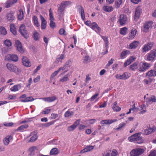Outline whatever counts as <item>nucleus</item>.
Returning a JSON list of instances; mask_svg holds the SVG:
<instances>
[{"label":"nucleus","instance_id":"b1692460","mask_svg":"<svg viewBox=\"0 0 156 156\" xmlns=\"http://www.w3.org/2000/svg\"><path fill=\"white\" fill-rule=\"evenodd\" d=\"M94 146L93 145L87 146L84 149L80 151V153L83 154L90 151L94 149Z\"/></svg>","mask_w":156,"mask_h":156},{"label":"nucleus","instance_id":"9b49d317","mask_svg":"<svg viewBox=\"0 0 156 156\" xmlns=\"http://www.w3.org/2000/svg\"><path fill=\"white\" fill-rule=\"evenodd\" d=\"M140 133H135V142L138 144L142 143L144 141Z\"/></svg>","mask_w":156,"mask_h":156},{"label":"nucleus","instance_id":"9d476101","mask_svg":"<svg viewBox=\"0 0 156 156\" xmlns=\"http://www.w3.org/2000/svg\"><path fill=\"white\" fill-rule=\"evenodd\" d=\"M16 46L18 51L21 53L24 52V49L23 48L21 43L18 40H16L15 41Z\"/></svg>","mask_w":156,"mask_h":156},{"label":"nucleus","instance_id":"7ed1b4c3","mask_svg":"<svg viewBox=\"0 0 156 156\" xmlns=\"http://www.w3.org/2000/svg\"><path fill=\"white\" fill-rule=\"evenodd\" d=\"M144 149L141 148H137L132 150L130 153V156H139L144 153Z\"/></svg>","mask_w":156,"mask_h":156},{"label":"nucleus","instance_id":"a878e982","mask_svg":"<svg viewBox=\"0 0 156 156\" xmlns=\"http://www.w3.org/2000/svg\"><path fill=\"white\" fill-rule=\"evenodd\" d=\"M77 9L79 13L81 15L82 19L84 20L85 18V16L84 10L83 8L81 6L79 5L77 7Z\"/></svg>","mask_w":156,"mask_h":156},{"label":"nucleus","instance_id":"4c0bfd02","mask_svg":"<svg viewBox=\"0 0 156 156\" xmlns=\"http://www.w3.org/2000/svg\"><path fill=\"white\" fill-rule=\"evenodd\" d=\"M58 153V151L56 148H54L51 149L50 152V154L51 155H56Z\"/></svg>","mask_w":156,"mask_h":156},{"label":"nucleus","instance_id":"6e6552de","mask_svg":"<svg viewBox=\"0 0 156 156\" xmlns=\"http://www.w3.org/2000/svg\"><path fill=\"white\" fill-rule=\"evenodd\" d=\"M71 4V2L69 1H65L62 2L58 8V11L60 13L64 11L65 8L70 5Z\"/></svg>","mask_w":156,"mask_h":156},{"label":"nucleus","instance_id":"3c124183","mask_svg":"<svg viewBox=\"0 0 156 156\" xmlns=\"http://www.w3.org/2000/svg\"><path fill=\"white\" fill-rule=\"evenodd\" d=\"M33 36L34 40L35 41H37L39 38V34L36 31L34 32L33 33Z\"/></svg>","mask_w":156,"mask_h":156},{"label":"nucleus","instance_id":"bf43d9fd","mask_svg":"<svg viewBox=\"0 0 156 156\" xmlns=\"http://www.w3.org/2000/svg\"><path fill=\"white\" fill-rule=\"evenodd\" d=\"M151 81L150 80L145 79L143 80V83L144 85H149L151 83Z\"/></svg>","mask_w":156,"mask_h":156},{"label":"nucleus","instance_id":"a211bd4d","mask_svg":"<svg viewBox=\"0 0 156 156\" xmlns=\"http://www.w3.org/2000/svg\"><path fill=\"white\" fill-rule=\"evenodd\" d=\"M39 99H41L45 102H52L54 101L56 99V97L53 96L52 97H49L46 98H40Z\"/></svg>","mask_w":156,"mask_h":156},{"label":"nucleus","instance_id":"7c9ffc66","mask_svg":"<svg viewBox=\"0 0 156 156\" xmlns=\"http://www.w3.org/2000/svg\"><path fill=\"white\" fill-rule=\"evenodd\" d=\"M40 19L41 21V28L42 29H44L46 27L47 22L41 15L40 16Z\"/></svg>","mask_w":156,"mask_h":156},{"label":"nucleus","instance_id":"e433bc0d","mask_svg":"<svg viewBox=\"0 0 156 156\" xmlns=\"http://www.w3.org/2000/svg\"><path fill=\"white\" fill-rule=\"evenodd\" d=\"M10 31L14 35L17 34V30L16 28L13 24H11L10 26Z\"/></svg>","mask_w":156,"mask_h":156},{"label":"nucleus","instance_id":"e2e57ef3","mask_svg":"<svg viewBox=\"0 0 156 156\" xmlns=\"http://www.w3.org/2000/svg\"><path fill=\"white\" fill-rule=\"evenodd\" d=\"M90 61V58L88 56H85L84 59V62L85 63H87L89 62Z\"/></svg>","mask_w":156,"mask_h":156},{"label":"nucleus","instance_id":"4468645a","mask_svg":"<svg viewBox=\"0 0 156 156\" xmlns=\"http://www.w3.org/2000/svg\"><path fill=\"white\" fill-rule=\"evenodd\" d=\"M80 122V120H76L73 125L68 127L67 129V131H73L76 128L77 126L79 125Z\"/></svg>","mask_w":156,"mask_h":156},{"label":"nucleus","instance_id":"c9c22d12","mask_svg":"<svg viewBox=\"0 0 156 156\" xmlns=\"http://www.w3.org/2000/svg\"><path fill=\"white\" fill-rule=\"evenodd\" d=\"M129 53V51L128 50L123 51L120 55V58L122 59H124L126 58L127 55Z\"/></svg>","mask_w":156,"mask_h":156},{"label":"nucleus","instance_id":"603ef678","mask_svg":"<svg viewBox=\"0 0 156 156\" xmlns=\"http://www.w3.org/2000/svg\"><path fill=\"white\" fill-rule=\"evenodd\" d=\"M74 112L73 111H66L64 114V116L66 117H68L73 115Z\"/></svg>","mask_w":156,"mask_h":156},{"label":"nucleus","instance_id":"2eb2a0df","mask_svg":"<svg viewBox=\"0 0 156 156\" xmlns=\"http://www.w3.org/2000/svg\"><path fill=\"white\" fill-rule=\"evenodd\" d=\"M38 147L36 146H33L30 148L28 149L29 154L30 156L34 155L35 152L38 150Z\"/></svg>","mask_w":156,"mask_h":156},{"label":"nucleus","instance_id":"393cba45","mask_svg":"<svg viewBox=\"0 0 156 156\" xmlns=\"http://www.w3.org/2000/svg\"><path fill=\"white\" fill-rule=\"evenodd\" d=\"M136 57L135 56H132L130 57L125 62L124 64V66L126 67L129 65L131 62L134 61L136 59Z\"/></svg>","mask_w":156,"mask_h":156},{"label":"nucleus","instance_id":"f8f14e48","mask_svg":"<svg viewBox=\"0 0 156 156\" xmlns=\"http://www.w3.org/2000/svg\"><path fill=\"white\" fill-rule=\"evenodd\" d=\"M153 45V43L151 42L145 44L142 48V51L146 52L148 51L151 49Z\"/></svg>","mask_w":156,"mask_h":156},{"label":"nucleus","instance_id":"4d7b16f0","mask_svg":"<svg viewBox=\"0 0 156 156\" xmlns=\"http://www.w3.org/2000/svg\"><path fill=\"white\" fill-rule=\"evenodd\" d=\"M126 125V123L124 122H122L119 125V126L117 128H115V129L117 130H118L125 126Z\"/></svg>","mask_w":156,"mask_h":156},{"label":"nucleus","instance_id":"ea45409f","mask_svg":"<svg viewBox=\"0 0 156 156\" xmlns=\"http://www.w3.org/2000/svg\"><path fill=\"white\" fill-rule=\"evenodd\" d=\"M98 95L99 94L98 93H96L94 95H93L90 98V101L92 102L95 100V102L98 101L99 99V98H97Z\"/></svg>","mask_w":156,"mask_h":156},{"label":"nucleus","instance_id":"de8ad7c7","mask_svg":"<svg viewBox=\"0 0 156 156\" xmlns=\"http://www.w3.org/2000/svg\"><path fill=\"white\" fill-rule=\"evenodd\" d=\"M6 34L7 31L5 28L2 26L0 27V34L5 35H6Z\"/></svg>","mask_w":156,"mask_h":156},{"label":"nucleus","instance_id":"5fc2aeb1","mask_svg":"<svg viewBox=\"0 0 156 156\" xmlns=\"http://www.w3.org/2000/svg\"><path fill=\"white\" fill-rule=\"evenodd\" d=\"M49 16L50 17V21H54L55 20V19L54 17L53 12L51 9H49Z\"/></svg>","mask_w":156,"mask_h":156},{"label":"nucleus","instance_id":"338daca9","mask_svg":"<svg viewBox=\"0 0 156 156\" xmlns=\"http://www.w3.org/2000/svg\"><path fill=\"white\" fill-rule=\"evenodd\" d=\"M101 36L105 41L106 46H107L108 44V41L107 37L105 36Z\"/></svg>","mask_w":156,"mask_h":156},{"label":"nucleus","instance_id":"c756f323","mask_svg":"<svg viewBox=\"0 0 156 156\" xmlns=\"http://www.w3.org/2000/svg\"><path fill=\"white\" fill-rule=\"evenodd\" d=\"M156 76V71L151 70L146 73V76L148 77H153Z\"/></svg>","mask_w":156,"mask_h":156},{"label":"nucleus","instance_id":"6ab92c4d","mask_svg":"<svg viewBox=\"0 0 156 156\" xmlns=\"http://www.w3.org/2000/svg\"><path fill=\"white\" fill-rule=\"evenodd\" d=\"M141 12V9L139 7H137L136 9L134 16L135 20H137L139 18Z\"/></svg>","mask_w":156,"mask_h":156},{"label":"nucleus","instance_id":"f704fd0d","mask_svg":"<svg viewBox=\"0 0 156 156\" xmlns=\"http://www.w3.org/2000/svg\"><path fill=\"white\" fill-rule=\"evenodd\" d=\"M4 43L6 47L9 48H11L12 45V43L10 40L6 39L4 41Z\"/></svg>","mask_w":156,"mask_h":156},{"label":"nucleus","instance_id":"37998d69","mask_svg":"<svg viewBox=\"0 0 156 156\" xmlns=\"http://www.w3.org/2000/svg\"><path fill=\"white\" fill-rule=\"evenodd\" d=\"M122 76L123 80H125L129 78L131 74L128 72H126L122 74Z\"/></svg>","mask_w":156,"mask_h":156},{"label":"nucleus","instance_id":"6e6d98bb","mask_svg":"<svg viewBox=\"0 0 156 156\" xmlns=\"http://www.w3.org/2000/svg\"><path fill=\"white\" fill-rule=\"evenodd\" d=\"M51 111L50 109H48V108H45L41 112L42 114H47L49 113Z\"/></svg>","mask_w":156,"mask_h":156},{"label":"nucleus","instance_id":"f257e3e1","mask_svg":"<svg viewBox=\"0 0 156 156\" xmlns=\"http://www.w3.org/2000/svg\"><path fill=\"white\" fill-rule=\"evenodd\" d=\"M151 66L150 64L146 62H141L138 63V70L141 72H144Z\"/></svg>","mask_w":156,"mask_h":156},{"label":"nucleus","instance_id":"ddd939ff","mask_svg":"<svg viewBox=\"0 0 156 156\" xmlns=\"http://www.w3.org/2000/svg\"><path fill=\"white\" fill-rule=\"evenodd\" d=\"M17 0H8L5 3V6L6 8H8L13 5L17 2Z\"/></svg>","mask_w":156,"mask_h":156},{"label":"nucleus","instance_id":"423d86ee","mask_svg":"<svg viewBox=\"0 0 156 156\" xmlns=\"http://www.w3.org/2000/svg\"><path fill=\"white\" fill-rule=\"evenodd\" d=\"M147 59L148 61H153L156 58V50H151L147 55Z\"/></svg>","mask_w":156,"mask_h":156},{"label":"nucleus","instance_id":"2f4dec72","mask_svg":"<svg viewBox=\"0 0 156 156\" xmlns=\"http://www.w3.org/2000/svg\"><path fill=\"white\" fill-rule=\"evenodd\" d=\"M30 136H31L29 140V142H33L35 141L37 138V135L35 133H30Z\"/></svg>","mask_w":156,"mask_h":156},{"label":"nucleus","instance_id":"20e7f679","mask_svg":"<svg viewBox=\"0 0 156 156\" xmlns=\"http://www.w3.org/2000/svg\"><path fill=\"white\" fill-rule=\"evenodd\" d=\"M5 59L7 61H12L16 62L18 61V57L16 55L8 54L5 57Z\"/></svg>","mask_w":156,"mask_h":156},{"label":"nucleus","instance_id":"bb28decb","mask_svg":"<svg viewBox=\"0 0 156 156\" xmlns=\"http://www.w3.org/2000/svg\"><path fill=\"white\" fill-rule=\"evenodd\" d=\"M70 75L71 74L69 73H68L63 77L60 79L59 81L61 83H64L69 81V77Z\"/></svg>","mask_w":156,"mask_h":156},{"label":"nucleus","instance_id":"dca6fc26","mask_svg":"<svg viewBox=\"0 0 156 156\" xmlns=\"http://www.w3.org/2000/svg\"><path fill=\"white\" fill-rule=\"evenodd\" d=\"M137 32V30L135 29H133L131 30L128 36V38L129 39L132 40L136 36Z\"/></svg>","mask_w":156,"mask_h":156},{"label":"nucleus","instance_id":"aec40b11","mask_svg":"<svg viewBox=\"0 0 156 156\" xmlns=\"http://www.w3.org/2000/svg\"><path fill=\"white\" fill-rule=\"evenodd\" d=\"M22 62L23 65L27 67H30L31 66V64L28 58L25 56H24L22 58Z\"/></svg>","mask_w":156,"mask_h":156},{"label":"nucleus","instance_id":"49530a36","mask_svg":"<svg viewBox=\"0 0 156 156\" xmlns=\"http://www.w3.org/2000/svg\"><path fill=\"white\" fill-rule=\"evenodd\" d=\"M138 63L136 62L133 63L130 66V69L133 70H135L136 69H138Z\"/></svg>","mask_w":156,"mask_h":156},{"label":"nucleus","instance_id":"473e14b6","mask_svg":"<svg viewBox=\"0 0 156 156\" xmlns=\"http://www.w3.org/2000/svg\"><path fill=\"white\" fill-rule=\"evenodd\" d=\"M6 18L8 20L11 22L14 20V16L12 13L9 12L7 14L6 16Z\"/></svg>","mask_w":156,"mask_h":156},{"label":"nucleus","instance_id":"0eeeda50","mask_svg":"<svg viewBox=\"0 0 156 156\" xmlns=\"http://www.w3.org/2000/svg\"><path fill=\"white\" fill-rule=\"evenodd\" d=\"M156 130V127L154 125L149 126L144 131L145 135H148L154 132Z\"/></svg>","mask_w":156,"mask_h":156},{"label":"nucleus","instance_id":"4be33fe9","mask_svg":"<svg viewBox=\"0 0 156 156\" xmlns=\"http://www.w3.org/2000/svg\"><path fill=\"white\" fill-rule=\"evenodd\" d=\"M152 24L151 22L146 23L144 26L143 31L145 32H148L149 29L152 27Z\"/></svg>","mask_w":156,"mask_h":156},{"label":"nucleus","instance_id":"72a5a7b5","mask_svg":"<svg viewBox=\"0 0 156 156\" xmlns=\"http://www.w3.org/2000/svg\"><path fill=\"white\" fill-rule=\"evenodd\" d=\"M112 108L114 111H119L121 110V108L118 106L117 105L116 101L114 102L112 105Z\"/></svg>","mask_w":156,"mask_h":156},{"label":"nucleus","instance_id":"13d9d810","mask_svg":"<svg viewBox=\"0 0 156 156\" xmlns=\"http://www.w3.org/2000/svg\"><path fill=\"white\" fill-rule=\"evenodd\" d=\"M135 134L129 137L128 139L131 142H135Z\"/></svg>","mask_w":156,"mask_h":156},{"label":"nucleus","instance_id":"79ce46f5","mask_svg":"<svg viewBox=\"0 0 156 156\" xmlns=\"http://www.w3.org/2000/svg\"><path fill=\"white\" fill-rule=\"evenodd\" d=\"M33 20L34 22V25L37 27H39L40 26V25L38 21V19L37 17L35 16H34L33 17Z\"/></svg>","mask_w":156,"mask_h":156},{"label":"nucleus","instance_id":"cd10ccee","mask_svg":"<svg viewBox=\"0 0 156 156\" xmlns=\"http://www.w3.org/2000/svg\"><path fill=\"white\" fill-rule=\"evenodd\" d=\"M21 88L20 84L15 85L10 88V90L12 92H16L20 90Z\"/></svg>","mask_w":156,"mask_h":156},{"label":"nucleus","instance_id":"09e8293b","mask_svg":"<svg viewBox=\"0 0 156 156\" xmlns=\"http://www.w3.org/2000/svg\"><path fill=\"white\" fill-rule=\"evenodd\" d=\"M28 127V125L26 124L24 125H22L19 127L17 128L18 130H20L23 131L24 129H27Z\"/></svg>","mask_w":156,"mask_h":156},{"label":"nucleus","instance_id":"39448f33","mask_svg":"<svg viewBox=\"0 0 156 156\" xmlns=\"http://www.w3.org/2000/svg\"><path fill=\"white\" fill-rule=\"evenodd\" d=\"M19 31L21 35L25 38H27L29 37V34L27 31L25 29L24 25L22 24L20 26Z\"/></svg>","mask_w":156,"mask_h":156},{"label":"nucleus","instance_id":"c85d7f7f","mask_svg":"<svg viewBox=\"0 0 156 156\" xmlns=\"http://www.w3.org/2000/svg\"><path fill=\"white\" fill-rule=\"evenodd\" d=\"M12 137L11 135L6 136L3 139V143L5 145H7L9 143L10 140H12Z\"/></svg>","mask_w":156,"mask_h":156},{"label":"nucleus","instance_id":"a19ab883","mask_svg":"<svg viewBox=\"0 0 156 156\" xmlns=\"http://www.w3.org/2000/svg\"><path fill=\"white\" fill-rule=\"evenodd\" d=\"M122 0H115V7L116 8H119L122 3Z\"/></svg>","mask_w":156,"mask_h":156},{"label":"nucleus","instance_id":"69168bd1","mask_svg":"<svg viewBox=\"0 0 156 156\" xmlns=\"http://www.w3.org/2000/svg\"><path fill=\"white\" fill-rule=\"evenodd\" d=\"M101 28L99 27L98 25L95 28V29H94V30L98 34H99L101 31Z\"/></svg>","mask_w":156,"mask_h":156},{"label":"nucleus","instance_id":"f03ea898","mask_svg":"<svg viewBox=\"0 0 156 156\" xmlns=\"http://www.w3.org/2000/svg\"><path fill=\"white\" fill-rule=\"evenodd\" d=\"M8 69L10 72H14L17 74H19L21 72L20 68H18L16 66L10 63H8L6 65Z\"/></svg>","mask_w":156,"mask_h":156},{"label":"nucleus","instance_id":"864d4df0","mask_svg":"<svg viewBox=\"0 0 156 156\" xmlns=\"http://www.w3.org/2000/svg\"><path fill=\"white\" fill-rule=\"evenodd\" d=\"M59 72V71L57 70L51 74L50 77V81H51L53 79L54 77L57 75Z\"/></svg>","mask_w":156,"mask_h":156},{"label":"nucleus","instance_id":"052dcab7","mask_svg":"<svg viewBox=\"0 0 156 156\" xmlns=\"http://www.w3.org/2000/svg\"><path fill=\"white\" fill-rule=\"evenodd\" d=\"M91 80V78L89 76V75H87L85 80V83H84L85 86L87 85V84L88 83L89 81Z\"/></svg>","mask_w":156,"mask_h":156},{"label":"nucleus","instance_id":"5701e85b","mask_svg":"<svg viewBox=\"0 0 156 156\" xmlns=\"http://www.w3.org/2000/svg\"><path fill=\"white\" fill-rule=\"evenodd\" d=\"M139 44V43L138 41H134L127 46V48L129 49H135L138 46Z\"/></svg>","mask_w":156,"mask_h":156},{"label":"nucleus","instance_id":"774afa93","mask_svg":"<svg viewBox=\"0 0 156 156\" xmlns=\"http://www.w3.org/2000/svg\"><path fill=\"white\" fill-rule=\"evenodd\" d=\"M122 76V75L118 74L115 75V77L117 79L123 80V76Z\"/></svg>","mask_w":156,"mask_h":156},{"label":"nucleus","instance_id":"1a4fd4ad","mask_svg":"<svg viewBox=\"0 0 156 156\" xmlns=\"http://www.w3.org/2000/svg\"><path fill=\"white\" fill-rule=\"evenodd\" d=\"M127 21L126 16L124 14H121L120 15L119 22L121 26L124 25Z\"/></svg>","mask_w":156,"mask_h":156},{"label":"nucleus","instance_id":"412c9836","mask_svg":"<svg viewBox=\"0 0 156 156\" xmlns=\"http://www.w3.org/2000/svg\"><path fill=\"white\" fill-rule=\"evenodd\" d=\"M144 99L146 101L149 103H150L151 102H156V97L154 96H151L149 98L146 97V95H145L144 97Z\"/></svg>","mask_w":156,"mask_h":156},{"label":"nucleus","instance_id":"58836bf2","mask_svg":"<svg viewBox=\"0 0 156 156\" xmlns=\"http://www.w3.org/2000/svg\"><path fill=\"white\" fill-rule=\"evenodd\" d=\"M103 10L106 12H111L113 11V9L112 6L105 5L103 6Z\"/></svg>","mask_w":156,"mask_h":156},{"label":"nucleus","instance_id":"680f3d73","mask_svg":"<svg viewBox=\"0 0 156 156\" xmlns=\"http://www.w3.org/2000/svg\"><path fill=\"white\" fill-rule=\"evenodd\" d=\"M148 156H156V150H152L150 152Z\"/></svg>","mask_w":156,"mask_h":156},{"label":"nucleus","instance_id":"8fccbe9b","mask_svg":"<svg viewBox=\"0 0 156 156\" xmlns=\"http://www.w3.org/2000/svg\"><path fill=\"white\" fill-rule=\"evenodd\" d=\"M18 18L19 20H21L23 17V11L21 10H19L18 13Z\"/></svg>","mask_w":156,"mask_h":156},{"label":"nucleus","instance_id":"c03bdc74","mask_svg":"<svg viewBox=\"0 0 156 156\" xmlns=\"http://www.w3.org/2000/svg\"><path fill=\"white\" fill-rule=\"evenodd\" d=\"M128 29L126 27H124L122 28H121L120 30V32L121 34L122 35H125L126 34Z\"/></svg>","mask_w":156,"mask_h":156},{"label":"nucleus","instance_id":"a18cd8bd","mask_svg":"<svg viewBox=\"0 0 156 156\" xmlns=\"http://www.w3.org/2000/svg\"><path fill=\"white\" fill-rule=\"evenodd\" d=\"M34 100V99L31 97H26L24 100H20V101L23 102H26L29 101H31Z\"/></svg>","mask_w":156,"mask_h":156},{"label":"nucleus","instance_id":"f3484780","mask_svg":"<svg viewBox=\"0 0 156 156\" xmlns=\"http://www.w3.org/2000/svg\"><path fill=\"white\" fill-rule=\"evenodd\" d=\"M69 62H70V61H68L67 62L66 64L62 67L59 68L58 70L59 72L61 71L63 72V73H64L66 72L68 70L67 69L69 67L70 65H69L68 63Z\"/></svg>","mask_w":156,"mask_h":156},{"label":"nucleus","instance_id":"0e129e2a","mask_svg":"<svg viewBox=\"0 0 156 156\" xmlns=\"http://www.w3.org/2000/svg\"><path fill=\"white\" fill-rule=\"evenodd\" d=\"M118 153L117 150L115 149H113L111 153V156H116L118 154Z\"/></svg>","mask_w":156,"mask_h":156}]
</instances>
